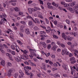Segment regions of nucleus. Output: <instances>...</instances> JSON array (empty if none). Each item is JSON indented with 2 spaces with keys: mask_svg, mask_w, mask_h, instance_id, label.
<instances>
[{
  "mask_svg": "<svg viewBox=\"0 0 78 78\" xmlns=\"http://www.w3.org/2000/svg\"><path fill=\"white\" fill-rule=\"evenodd\" d=\"M16 2V0H12V1H9V3H11V2Z\"/></svg>",
  "mask_w": 78,
  "mask_h": 78,
  "instance_id": "23",
  "label": "nucleus"
},
{
  "mask_svg": "<svg viewBox=\"0 0 78 78\" xmlns=\"http://www.w3.org/2000/svg\"><path fill=\"white\" fill-rule=\"evenodd\" d=\"M32 2H33V1H29L28 2V4H31V3H32Z\"/></svg>",
  "mask_w": 78,
  "mask_h": 78,
  "instance_id": "63",
  "label": "nucleus"
},
{
  "mask_svg": "<svg viewBox=\"0 0 78 78\" xmlns=\"http://www.w3.org/2000/svg\"><path fill=\"white\" fill-rule=\"evenodd\" d=\"M27 48H28L29 49V51L30 52H34V51H35L36 52V51L35 50H34L33 49L30 48V47L29 46H27Z\"/></svg>",
  "mask_w": 78,
  "mask_h": 78,
  "instance_id": "8",
  "label": "nucleus"
},
{
  "mask_svg": "<svg viewBox=\"0 0 78 78\" xmlns=\"http://www.w3.org/2000/svg\"><path fill=\"white\" fill-rule=\"evenodd\" d=\"M54 77L56 78L58 76V74H55L54 75Z\"/></svg>",
  "mask_w": 78,
  "mask_h": 78,
  "instance_id": "42",
  "label": "nucleus"
},
{
  "mask_svg": "<svg viewBox=\"0 0 78 78\" xmlns=\"http://www.w3.org/2000/svg\"><path fill=\"white\" fill-rule=\"evenodd\" d=\"M15 59L17 61H18V62L21 61V58H20V57L15 58Z\"/></svg>",
  "mask_w": 78,
  "mask_h": 78,
  "instance_id": "11",
  "label": "nucleus"
},
{
  "mask_svg": "<svg viewBox=\"0 0 78 78\" xmlns=\"http://www.w3.org/2000/svg\"><path fill=\"white\" fill-rule=\"evenodd\" d=\"M27 18H28V19H31L32 20H33V18L30 16H27Z\"/></svg>",
  "mask_w": 78,
  "mask_h": 78,
  "instance_id": "28",
  "label": "nucleus"
},
{
  "mask_svg": "<svg viewBox=\"0 0 78 78\" xmlns=\"http://www.w3.org/2000/svg\"><path fill=\"white\" fill-rule=\"evenodd\" d=\"M21 59H23L24 60H26V59H28V57L26 56H25V55L24 54H23V55H21Z\"/></svg>",
  "mask_w": 78,
  "mask_h": 78,
  "instance_id": "4",
  "label": "nucleus"
},
{
  "mask_svg": "<svg viewBox=\"0 0 78 78\" xmlns=\"http://www.w3.org/2000/svg\"><path fill=\"white\" fill-rule=\"evenodd\" d=\"M35 22H37V24H39V23H40V21H39V20L38 19L36 18L35 19Z\"/></svg>",
  "mask_w": 78,
  "mask_h": 78,
  "instance_id": "12",
  "label": "nucleus"
},
{
  "mask_svg": "<svg viewBox=\"0 0 78 78\" xmlns=\"http://www.w3.org/2000/svg\"><path fill=\"white\" fill-rule=\"evenodd\" d=\"M42 45L44 48H45L47 47V45L44 42H42Z\"/></svg>",
  "mask_w": 78,
  "mask_h": 78,
  "instance_id": "15",
  "label": "nucleus"
},
{
  "mask_svg": "<svg viewBox=\"0 0 78 78\" xmlns=\"http://www.w3.org/2000/svg\"><path fill=\"white\" fill-rule=\"evenodd\" d=\"M30 64L31 66H36V64H34V63L31 62L30 63Z\"/></svg>",
  "mask_w": 78,
  "mask_h": 78,
  "instance_id": "34",
  "label": "nucleus"
},
{
  "mask_svg": "<svg viewBox=\"0 0 78 78\" xmlns=\"http://www.w3.org/2000/svg\"><path fill=\"white\" fill-rule=\"evenodd\" d=\"M3 46H4V47H5V48H9L7 45L5 44H3Z\"/></svg>",
  "mask_w": 78,
  "mask_h": 78,
  "instance_id": "32",
  "label": "nucleus"
},
{
  "mask_svg": "<svg viewBox=\"0 0 78 78\" xmlns=\"http://www.w3.org/2000/svg\"><path fill=\"white\" fill-rule=\"evenodd\" d=\"M28 52H27V51H26V50H24V51H23V53H24V54H26V53H27Z\"/></svg>",
  "mask_w": 78,
  "mask_h": 78,
  "instance_id": "57",
  "label": "nucleus"
},
{
  "mask_svg": "<svg viewBox=\"0 0 78 78\" xmlns=\"http://www.w3.org/2000/svg\"><path fill=\"white\" fill-rule=\"evenodd\" d=\"M0 50L2 53H5V51L2 49H0Z\"/></svg>",
  "mask_w": 78,
  "mask_h": 78,
  "instance_id": "37",
  "label": "nucleus"
},
{
  "mask_svg": "<svg viewBox=\"0 0 78 78\" xmlns=\"http://www.w3.org/2000/svg\"><path fill=\"white\" fill-rule=\"evenodd\" d=\"M51 47V44H48V49H50Z\"/></svg>",
  "mask_w": 78,
  "mask_h": 78,
  "instance_id": "48",
  "label": "nucleus"
},
{
  "mask_svg": "<svg viewBox=\"0 0 78 78\" xmlns=\"http://www.w3.org/2000/svg\"><path fill=\"white\" fill-rule=\"evenodd\" d=\"M42 67H41V69H43L44 70L46 71V70H47V68H46V65L44 63H42Z\"/></svg>",
  "mask_w": 78,
  "mask_h": 78,
  "instance_id": "1",
  "label": "nucleus"
},
{
  "mask_svg": "<svg viewBox=\"0 0 78 78\" xmlns=\"http://www.w3.org/2000/svg\"><path fill=\"white\" fill-rule=\"evenodd\" d=\"M8 65L9 66H10V67H11L12 66V65L11 64V63H8Z\"/></svg>",
  "mask_w": 78,
  "mask_h": 78,
  "instance_id": "59",
  "label": "nucleus"
},
{
  "mask_svg": "<svg viewBox=\"0 0 78 78\" xmlns=\"http://www.w3.org/2000/svg\"><path fill=\"white\" fill-rule=\"evenodd\" d=\"M48 63L50 64H53V62H51V61H49L48 62Z\"/></svg>",
  "mask_w": 78,
  "mask_h": 78,
  "instance_id": "64",
  "label": "nucleus"
},
{
  "mask_svg": "<svg viewBox=\"0 0 78 78\" xmlns=\"http://www.w3.org/2000/svg\"><path fill=\"white\" fill-rule=\"evenodd\" d=\"M20 35L21 37H23V34L21 33V32H20Z\"/></svg>",
  "mask_w": 78,
  "mask_h": 78,
  "instance_id": "47",
  "label": "nucleus"
},
{
  "mask_svg": "<svg viewBox=\"0 0 78 78\" xmlns=\"http://www.w3.org/2000/svg\"><path fill=\"white\" fill-rule=\"evenodd\" d=\"M67 39L68 40V41H72V38H71V37H68L67 38Z\"/></svg>",
  "mask_w": 78,
  "mask_h": 78,
  "instance_id": "26",
  "label": "nucleus"
},
{
  "mask_svg": "<svg viewBox=\"0 0 78 78\" xmlns=\"http://www.w3.org/2000/svg\"><path fill=\"white\" fill-rule=\"evenodd\" d=\"M50 5H51V3H48V8H50V9H51L52 8H53L52 6H50Z\"/></svg>",
  "mask_w": 78,
  "mask_h": 78,
  "instance_id": "14",
  "label": "nucleus"
},
{
  "mask_svg": "<svg viewBox=\"0 0 78 78\" xmlns=\"http://www.w3.org/2000/svg\"><path fill=\"white\" fill-rule=\"evenodd\" d=\"M1 62V63L2 66H5V61L2 60Z\"/></svg>",
  "mask_w": 78,
  "mask_h": 78,
  "instance_id": "13",
  "label": "nucleus"
},
{
  "mask_svg": "<svg viewBox=\"0 0 78 78\" xmlns=\"http://www.w3.org/2000/svg\"><path fill=\"white\" fill-rule=\"evenodd\" d=\"M21 23H22L23 25H25L26 24V23L24 21H22L20 22Z\"/></svg>",
  "mask_w": 78,
  "mask_h": 78,
  "instance_id": "30",
  "label": "nucleus"
},
{
  "mask_svg": "<svg viewBox=\"0 0 78 78\" xmlns=\"http://www.w3.org/2000/svg\"><path fill=\"white\" fill-rule=\"evenodd\" d=\"M12 54L13 55H15V52L14 51H12Z\"/></svg>",
  "mask_w": 78,
  "mask_h": 78,
  "instance_id": "62",
  "label": "nucleus"
},
{
  "mask_svg": "<svg viewBox=\"0 0 78 78\" xmlns=\"http://www.w3.org/2000/svg\"><path fill=\"white\" fill-rule=\"evenodd\" d=\"M2 14L3 17H6V15L5 13H2Z\"/></svg>",
  "mask_w": 78,
  "mask_h": 78,
  "instance_id": "56",
  "label": "nucleus"
},
{
  "mask_svg": "<svg viewBox=\"0 0 78 78\" xmlns=\"http://www.w3.org/2000/svg\"><path fill=\"white\" fill-rule=\"evenodd\" d=\"M50 23L51 25V28H53V23H52L51 22H50Z\"/></svg>",
  "mask_w": 78,
  "mask_h": 78,
  "instance_id": "58",
  "label": "nucleus"
},
{
  "mask_svg": "<svg viewBox=\"0 0 78 78\" xmlns=\"http://www.w3.org/2000/svg\"><path fill=\"white\" fill-rule=\"evenodd\" d=\"M15 25H16V26H17V27H18L19 26L20 24H19V23H16L15 24Z\"/></svg>",
  "mask_w": 78,
  "mask_h": 78,
  "instance_id": "54",
  "label": "nucleus"
},
{
  "mask_svg": "<svg viewBox=\"0 0 78 78\" xmlns=\"http://www.w3.org/2000/svg\"><path fill=\"white\" fill-rule=\"evenodd\" d=\"M16 51H17L18 53L20 51V49L19 48V47L17 46V47L16 46Z\"/></svg>",
  "mask_w": 78,
  "mask_h": 78,
  "instance_id": "16",
  "label": "nucleus"
},
{
  "mask_svg": "<svg viewBox=\"0 0 78 78\" xmlns=\"http://www.w3.org/2000/svg\"><path fill=\"white\" fill-rule=\"evenodd\" d=\"M65 54H66V55H69V57H72L73 56V54L72 53H69V52L67 51H65Z\"/></svg>",
  "mask_w": 78,
  "mask_h": 78,
  "instance_id": "5",
  "label": "nucleus"
},
{
  "mask_svg": "<svg viewBox=\"0 0 78 78\" xmlns=\"http://www.w3.org/2000/svg\"><path fill=\"white\" fill-rule=\"evenodd\" d=\"M53 37L54 38H55V39H58V37L55 35H53Z\"/></svg>",
  "mask_w": 78,
  "mask_h": 78,
  "instance_id": "31",
  "label": "nucleus"
},
{
  "mask_svg": "<svg viewBox=\"0 0 78 78\" xmlns=\"http://www.w3.org/2000/svg\"><path fill=\"white\" fill-rule=\"evenodd\" d=\"M33 59H34V61H35V62H37V58H34Z\"/></svg>",
  "mask_w": 78,
  "mask_h": 78,
  "instance_id": "52",
  "label": "nucleus"
},
{
  "mask_svg": "<svg viewBox=\"0 0 78 78\" xmlns=\"http://www.w3.org/2000/svg\"><path fill=\"white\" fill-rule=\"evenodd\" d=\"M61 5H64L65 4V2H64L63 1H62V2H61Z\"/></svg>",
  "mask_w": 78,
  "mask_h": 78,
  "instance_id": "51",
  "label": "nucleus"
},
{
  "mask_svg": "<svg viewBox=\"0 0 78 78\" xmlns=\"http://www.w3.org/2000/svg\"><path fill=\"white\" fill-rule=\"evenodd\" d=\"M24 63L25 64H27V65H29V63L27 61H26L24 62Z\"/></svg>",
  "mask_w": 78,
  "mask_h": 78,
  "instance_id": "46",
  "label": "nucleus"
},
{
  "mask_svg": "<svg viewBox=\"0 0 78 78\" xmlns=\"http://www.w3.org/2000/svg\"><path fill=\"white\" fill-rule=\"evenodd\" d=\"M63 68L65 70H67V68L66 67V66L65 65H63Z\"/></svg>",
  "mask_w": 78,
  "mask_h": 78,
  "instance_id": "41",
  "label": "nucleus"
},
{
  "mask_svg": "<svg viewBox=\"0 0 78 78\" xmlns=\"http://www.w3.org/2000/svg\"><path fill=\"white\" fill-rule=\"evenodd\" d=\"M53 23L55 25H56L58 23V22H57V21L55 20L53 22Z\"/></svg>",
  "mask_w": 78,
  "mask_h": 78,
  "instance_id": "33",
  "label": "nucleus"
},
{
  "mask_svg": "<svg viewBox=\"0 0 78 78\" xmlns=\"http://www.w3.org/2000/svg\"><path fill=\"white\" fill-rule=\"evenodd\" d=\"M58 9H60V10H63V9H62V8L61 7H60V6H59L58 7Z\"/></svg>",
  "mask_w": 78,
  "mask_h": 78,
  "instance_id": "49",
  "label": "nucleus"
},
{
  "mask_svg": "<svg viewBox=\"0 0 78 78\" xmlns=\"http://www.w3.org/2000/svg\"><path fill=\"white\" fill-rule=\"evenodd\" d=\"M73 60H75V58L73 57H71L70 58V60L72 61H73Z\"/></svg>",
  "mask_w": 78,
  "mask_h": 78,
  "instance_id": "39",
  "label": "nucleus"
},
{
  "mask_svg": "<svg viewBox=\"0 0 78 78\" xmlns=\"http://www.w3.org/2000/svg\"><path fill=\"white\" fill-rule=\"evenodd\" d=\"M6 56H7L9 57V58L11 60H12V55H11L8 53H6Z\"/></svg>",
  "mask_w": 78,
  "mask_h": 78,
  "instance_id": "7",
  "label": "nucleus"
},
{
  "mask_svg": "<svg viewBox=\"0 0 78 78\" xmlns=\"http://www.w3.org/2000/svg\"><path fill=\"white\" fill-rule=\"evenodd\" d=\"M28 10L30 14H32V13L33 12V9L29 8H28Z\"/></svg>",
  "mask_w": 78,
  "mask_h": 78,
  "instance_id": "10",
  "label": "nucleus"
},
{
  "mask_svg": "<svg viewBox=\"0 0 78 78\" xmlns=\"http://www.w3.org/2000/svg\"><path fill=\"white\" fill-rule=\"evenodd\" d=\"M38 29L37 27L35 26L34 27V30H35V31H36L37 30V29Z\"/></svg>",
  "mask_w": 78,
  "mask_h": 78,
  "instance_id": "38",
  "label": "nucleus"
},
{
  "mask_svg": "<svg viewBox=\"0 0 78 78\" xmlns=\"http://www.w3.org/2000/svg\"><path fill=\"white\" fill-rule=\"evenodd\" d=\"M68 45H72V43L71 42H69L67 43Z\"/></svg>",
  "mask_w": 78,
  "mask_h": 78,
  "instance_id": "53",
  "label": "nucleus"
},
{
  "mask_svg": "<svg viewBox=\"0 0 78 78\" xmlns=\"http://www.w3.org/2000/svg\"><path fill=\"white\" fill-rule=\"evenodd\" d=\"M14 9L15 11H16V12L19 11V8H18V7H15L14 8Z\"/></svg>",
  "mask_w": 78,
  "mask_h": 78,
  "instance_id": "24",
  "label": "nucleus"
},
{
  "mask_svg": "<svg viewBox=\"0 0 78 78\" xmlns=\"http://www.w3.org/2000/svg\"><path fill=\"white\" fill-rule=\"evenodd\" d=\"M32 25H33V23L32 22V21H30L28 22V25L29 26H31Z\"/></svg>",
  "mask_w": 78,
  "mask_h": 78,
  "instance_id": "20",
  "label": "nucleus"
},
{
  "mask_svg": "<svg viewBox=\"0 0 78 78\" xmlns=\"http://www.w3.org/2000/svg\"><path fill=\"white\" fill-rule=\"evenodd\" d=\"M7 51L8 52H9V53H11V52H12V51H11V50L10 49H7Z\"/></svg>",
  "mask_w": 78,
  "mask_h": 78,
  "instance_id": "29",
  "label": "nucleus"
},
{
  "mask_svg": "<svg viewBox=\"0 0 78 78\" xmlns=\"http://www.w3.org/2000/svg\"><path fill=\"white\" fill-rule=\"evenodd\" d=\"M40 34H46L45 32L44 31H41L40 32Z\"/></svg>",
  "mask_w": 78,
  "mask_h": 78,
  "instance_id": "22",
  "label": "nucleus"
},
{
  "mask_svg": "<svg viewBox=\"0 0 78 78\" xmlns=\"http://www.w3.org/2000/svg\"><path fill=\"white\" fill-rule=\"evenodd\" d=\"M11 49H12L13 50H15V47H14V46L11 45Z\"/></svg>",
  "mask_w": 78,
  "mask_h": 78,
  "instance_id": "43",
  "label": "nucleus"
},
{
  "mask_svg": "<svg viewBox=\"0 0 78 78\" xmlns=\"http://www.w3.org/2000/svg\"><path fill=\"white\" fill-rule=\"evenodd\" d=\"M53 19V17L51 16H50L49 18V20H52V19Z\"/></svg>",
  "mask_w": 78,
  "mask_h": 78,
  "instance_id": "55",
  "label": "nucleus"
},
{
  "mask_svg": "<svg viewBox=\"0 0 78 78\" xmlns=\"http://www.w3.org/2000/svg\"><path fill=\"white\" fill-rule=\"evenodd\" d=\"M29 56H30V58H31V59H33V56L32 55H30Z\"/></svg>",
  "mask_w": 78,
  "mask_h": 78,
  "instance_id": "60",
  "label": "nucleus"
},
{
  "mask_svg": "<svg viewBox=\"0 0 78 78\" xmlns=\"http://www.w3.org/2000/svg\"><path fill=\"white\" fill-rule=\"evenodd\" d=\"M25 72V73L26 75H29V73H28V71H29V70H28V68H27V67H25L24 68Z\"/></svg>",
  "mask_w": 78,
  "mask_h": 78,
  "instance_id": "2",
  "label": "nucleus"
},
{
  "mask_svg": "<svg viewBox=\"0 0 78 78\" xmlns=\"http://www.w3.org/2000/svg\"><path fill=\"white\" fill-rule=\"evenodd\" d=\"M73 73H75V70L71 71V74L73 75Z\"/></svg>",
  "mask_w": 78,
  "mask_h": 78,
  "instance_id": "36",
  "label": "nucleus"
},
{
  "mask_svg": "<svg viewBox=\"0 0 78 78\" xmlns=\"http://www.w3.org/2000/svg\"><path fill=\"white\" fill-rule=\"evenodd\" d=\"M61 47H63V48H64V47H65V45H64L63 44H61Z\"/></svg>",
  "mask_w": 78,
  "mask_h": 78,
  "instance_id": "44",
  "label": "nucleus"
},
{
  "mask_svg": "<svg viewBox=\"0 0 78 78\" xmlns=\"http://www.w3.org/2000/svg\"><path fill=\"white\" fill-rule=\"evenodd\" d=\"M73 9L75 11H77L78 9V7L77 6H75L73 7Z\"/></svg>",
  "mask_w": 78,
  "mask_h": 78,
  "instance_id": "19",
  "label": "nucleus"
},
{
  "mask_svg": "<svg viewBox=\"0 0 78 78\" xmlns=\"http://www.w3.org/2000/svg\"><path fill=\"white\" fill-rule=\"evenodd\" d=\"M34 52H36L35 51L30 52V54H31V55H33V56H36V54L34 53Z\"/></svg>",
  "mask_w": 78,
  "mask_h": 78,
  "instance_id": "18",
  "label": "nucleus"
},
{
  "mask_svg": "<svg viewBox=\"0 0 78 78\" xmlns=\"http://www.w3.org/2000/svg\"><path fill=\"white\" fill-rule=\"evenodd\" d=\"M63 76H64V77H68V75L67 74H63Z\"/></svg>",
  "mask_w": 78,
  "mask_h": 78,
  "instance_id": "45",
  "label": "nucleus"
},
{
  "mask_svg": "<svg viewBox=\"0 0 78 78\" xmlns=\"http://www.w3.org/2000/svg\"><path fill=\"white\" fill-rule=\"evenodd\" d=\"M76 62V61L75 60H72L71 62V64H74V63H75Z\"/></svg>",
  "mask_w": 78,
  "mask_h": 78,
  "instance_id": "27",
  "label": "nucleus"
},
{
  "mask_svg": "<svg viewBox=\"0 0 78 78\" xmlns=\"http://www.w3.org/2000/svg\"><path fill=\"white\" fill-rule=\"evenodd\" d=\"M61 51V49L60 48H58L57 50V52H60V51Z\"/></svg>",
  "mask_w": 78,
  "mask_h": 78,
  "instance_id": "61",
  "label": "nucleus"
},
{
  "mask_svg": "<svg viewBox=\"0 0 78 78\" xmlns=\"http://www.w3.org/2000/svg\"><path fill=\"white\" fill-rule=\"evenodd\" d=\"M13 70L12 69H10L8 71V76H11V73Z\"/></svg>",
  "mask_w": 78,
  "mask_h": 78,
  "instance_id": "3",
  "label": "nucleus"
},
{
  "mask_svg": "<svg viewBox=\"0 0 78 78\" xmlns=\"http://www.w3.org/2000/svg\"><path fill=\"white\" fill-rule=\"evenodd\" d=\"M69 9L71 12H72V13H73L74 12L73 10V9H72V8L69 7Z\"/></svg>",
  "mask_w": 78,
  "mask_h": 78,
  "instance_id": "21",
  "label": "nucleus"
},
{
  "mask_svg": "<svg viewBox=\"0 0 78 78\" xmlns=\"http://www.w3.org/2000/svg\"><path fill=\"white\" fill-rule=\"evenodd\" d=\"M62 37L64 38L65 40L66 41L67 40V35H65V33H63L62 34Z\"/></svg>",
  "mask_w": 78,
  "mask_h": 78,
  "instance_id": "6",
  "label": "nucleus"
},
{
  "mask_svg": "<svg viewBox=\"0 0 78 78\" xmlns=\"http://www.w3.org/2000/svg\"><path fill=\"white\" fill-rule=\"evenodd\" d=\"M75 5V4L74 3V2L72 3L71 4V6L72 7H73V6L74 5Z\"/></svg>",
  "mask_w": 78,
  "mask_h": 78,
  "instance_id": "35",
  "label": "nucleus"
},
{
  "mask_svg": "<svg viewBox=\"0 0 78 78\" xmlns=\"http://www.w3.org/2000/svg\"><path fill=\"white\" fill-rule=\"evenodd\" d=\"M3 23H5V21L4 20L2 19L1 21H0V25H2Z\"/></svg>",
  "mask_w": 78,
  "mask_h": 78,
  "instance_id": "17",
  "label": "nucleus"
},
{
  "mask_svg": "<svg viewBox=\"0 0 78 78\" xmlns=\"http://www.w3.org/2000/svg\"><path fill=\"white\" fill-rule=\"evenodd\" d=\"M25 31L27 34H30V32L28 29H25Z\"/></svg>",
  "mask_w": 78,
  "mask_h": 78,
  "instance_id": "9",
  "label": "nucleus"
},
{
  "mask_svg": "<svg viewBox=\"0 0 78 78\" xmlns=\"http://www.w3.org/2000/svg\"><path fill=\"white\" fill-rule=\"evenodd\" d=\"M65 51V52H64ZM66 51H64V50H62V55H64V54L66 53Z\"/></svg>",
  "mask_w": 78,
  "mask_h": 78,
  "instance_id": "25",
  "label": "nucleus"
},
{
  "mask_svg": "<svg viewBox=\"0 0 78 78\" xmlns=\"http://www.w3.org/2000/svg\"><path fill=\"white\" fill-rule=\"evenodd\" d=\"M51 56L52 58H55V55L53 54H51Z\"/></svg>",
  "mask_w": 78,
  "mask_h": 78,
  "instance_id": "40",
  "label": "nucleus"
},
{
  "mask_svg": "<svg viewBox=\"0 0 78 78\" xmlns=\"http://www.w3.org/2000/svg\"><path fill=\"white\" fill-rule=\"evenodd\" d=\"M45 20L46 21V23L47 24H48V23H49V22H48V20H47V19H46Z\"/></svg>",
  "mask_w": 78,
  "mask_h": 78,
  "instance_id": "50",
  "label": "nucleus"
}]
</instances>
